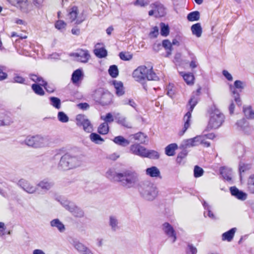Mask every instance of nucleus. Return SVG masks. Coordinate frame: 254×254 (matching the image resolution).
Listing matches in <instances>:
<instances>
[{
  "instance_id": "1",
  "label": "nucleus",
  "mask_w": 254,
  "mask_h": 254,
  "mask_svg": "<svg viewBox=\"0 0 254 254\" xmlns=\"http://www.w3.org/2000/svg\"><path fill=\"white\" fill-rule=\"evenodd\" d=\"M225 115L217 108H214L209 112V120L206 130L209 131L219 128L224 123Z\"/></svg>"
},
{
  "instance_id": "2",
  "label": "nucleus",
  "mask_w": 254,
  "mask_h": 254,
  "mask_svg": "<svg viewBox=\"0 0 254 254\" xmlns=\"http://www.w3.org/2000/svg\"><path fill=\"white\" fill-rule=\"evenodd\" d=\"M132 77L137 81L142 82L145 79L148 80H155L157 76L153 70L151 65H141L135 69L132 73Z\"/></svg>"
},
{
  "instance_id": "3",
  "label": "nucleus",
  "mask_w": 254,
  "mask_h": 254,
  "mask_svg": "<svg viewBox=\"0 0 254 254\" xmlns=\"http://www.w3.org/2000/svg\"><path fill=\"white\" fill-rule=\"evenodd\" d=\"M82 162L81 156H75L68 153L61 157L59 163V168L64 170L72 169L80 166Z\"/></svg>"
},
{
  "instance_id": "4",
  "label": "nucleus",
  "mask_w": 254,
  "mask_h": 254,
  "mask_svg": "<svg viewBox=\"0 0 254 254\" xmlns=\"http://www.w3.org/2000/svg\"><path fill=\"white\" fill-rule=\"evenodd\" d=\"M115 181L120 182L122 185L127 188L133 187L138 181V176L134 172L127 171L123 173H116L114 175Z\"/></svg>"
},
{
  "instance_id": "5",
  "label": "nucleus",
  "mask_w": 254,
  "mask_h": 254,
  "mask_svg": "<svg viewBox=\"0 0 254 254\" xmlns=\"http://www.w3.org/2000/svg\"><path fill=\"white\" fill-rule=\"evenodd\" d=\"M138 190L140 195L148 200H154L158 194L156 187L148 182L141 183L139 185Z\"/></svg>"
},
{
  "instance_id": "6",
  "label": "nucleus",
  "mask_w": 254,
  "mask_h": 254,
  "mask_svg": "<svg viewBox=\"0 0 254 254\" xmlns=\"http://www.w3.org/2000/svg\"><path fill=\"white\" fill-rule=\"evenodd\" d=\"M66 19L70 22L80 24L85 19V16L83 12H80L77 7L73 6L67 11Z\"/></svg>"
},
{
  "instance_id": "7",
  "label": "nucleus",
  "mask_w": 254,
  "mask_h": 254,
  "mask_svg": "<svg viewBox=\"0 0 254 254\" xmlns=\"http://www.w3.org/2000/svg\"><path fill=\"white\" fill-rule=\"evenodd\" d=\"M61 204L74 216L80 218L84 216L83 211L73 202L67 200H62Z\"/></svg>"
},
{
  "instance_id": "8",
  "label": "nucleus",
  "mask_w": 254,
  "mask_h": 254,
  "mask_svg": "<svg viewBox=\"0 0 254 254\" xmlns=\"http://www.w3.org/2000/svg\"><path fill=\"white\" fill-rule=\"evenodd\" d=\"M202 144L204 147L210 146V143L205 141V136L198 135L193 138L188 139L184 141V147L185 148L197 146Z\"/></svg>"
},
{
  "instance_id": "9",
  "label": "nucleus",
  "mask_w": 254,
  "mask_h": 254,
  "mask_svg": "<svg viewBox=\"0 0 254 254\" xmlns=\"http://www.w3.org/2000/svg\"><path fill=\"white\" fill-rule=\"evenodd\" d=\"M76 122V125L79 127H82L85 131L91 132L92 131V126L86 116L81 114L77 115Z\"/></svg>"
},
{
  "instance_id": "10",
  "label": "nucleus",
  "mask_w": 254,
  "mask_h": 254,
  "mask_svg": "<svg viewBox=\"0 0 254 254\" xmlns=\"http://www.w3.org/2000/svg\"><path fill=\"white\" fill-rule=\"evenodd\" d=\"M18 186L28 194H34L37 192V187L30 182L21 179L17 183Z\"/></svg>"
},
{
  "instance_id": "11",
  "label": "nucleus",
  "mask_w": 254,
  "mask_h": 254,
  "mask_svg": "<svg viewBox=\"0 0 254 254\" xmlns=\"http://www.w3.org/2000/svg\"><path fill=\"white\" fill-rule=\"evenodd\" d=\"M14 123L11 114L6 111H0V127H8Z\"/></svg>"
},
{
  "instance_id": "12",
  "label": "nucleus",
  "mask_w": 254,
  "mask_h": 254,
  "mask_svg": "<svg viewBox=\"0 0 254 254\" xmlns=\"http://www.w3.org/2000/svg\"><path fill=\"white\" fill-rule=\"evenodd\" d=\"M51 143V138L48 136L35 135V148L44 147Z\"/></svg>"
},
{
  "instance_id": "13",
  "label": "nucleus",
  "mask_w": 254,
  "mask_h": 254,
  "mask_svg": "<svg viewBox=\"0 0 254 254\" xmlns=\"http://www.w3.org/2000/svg\"><path fill=\"white\" fill-rule=\"evenodd\" d=\"M73 55L77 61L84 63H87L90 58L88 51L86 50L79 49Z\"/></svg>"
},
{
  "instance_id": "14",
  "label": "nucleus",
  "mask_w": 254,
  "mask_h": 254,
  "mask_svg": "<svg viewBox=\"0 0 254 254\" xmlns=\"http://www.w3.org/2000/svg\"><path fill=\"white\" fill-rule=\"evenodd\" d=\"M111 118V113H109L106 116V117H101V119L105 121V122L101 124L98 128V132L100 134H106L109 131V126L108 122L110 121V119Z\"/></svg>"
},
{
  "instance_id": "15",
  "label": "nucleus",
  "mask_w": 254,
  "mask_h": 254,
  "mask_svg": "<svg viewBox=\"0 0 254 254\" xmlns=\"http://www.w3.org/2000/svg\"><path fill=\"white\" fill-rule=\"evenodd\" d=\"M162 229L164 232L174 243L176 239V233L173 227L168 223L165 222L162 225Z\"/></svg>"
},
{
  "instance_id": "16",
  "label": "nucleus",
  "mask_w": 254,
  "mask_h": 254,
  "mask_svg": "<svg viewBox=\"0 0 254 254\" xmlns=\"http://www.w3.org/2000/svg\"><path fill=\"white\" fill-rule=\"evenodd\" d=\"M235 125L237 129L243 131L244 133L249 134L250 133L249 124L245 118H242L238 120Z\"/></svg>"
},
{
  "instance_id": "17",
  "label": "nucleus",
  "mask_w": 254,
  "mask_h": 254,
  "mask_svg": "<svg viewBox=\"0 0 254 254\" xmlns=\"http://www.w3.org/2000/svg\"><path fill=\"white\" fill-rule=\"evenodd\" d=\"M130 150L131 152L135 155H138L142 157H145V156H146L147 149L138 144H135L131 145Z\"/></svg>"
},
{
  "instance_id": "18",
  "label": "nucleus",
  "mask_w": 254,
  "mask_h": 254,
  "mask_svg": "<svg viewBox=\"0 0 254 254\" xmlns=\"http://www.w3.org/2000/svg\"><path fill=\"white\" fill-rule=\"evenodd\" d=\"M115 121L121 125L129 128L131 127V124L126 118L122 116L119 113H114L112 115V122Z\"/></svg>"
},
{
  "instance_id": "19",
  "label": "nucleus",
  "mask_w": 254,
  "mask_h": 254,
  "mask_svg": "<svg viewBox=\"0 0 254 254\" xmlns=\"http://www.w3.org/2000/svg\"><path fill=\"white\" fill-rule=\"evenodd\" d=\"M230 190L233 196L240 200H245L247 197V194L246 193L239 190L236 187H231Z\"/></svg>"
},
{
  "instance_id": "20",
  "label": "nucleus",
  "mask_w": 254,
  "mask_h": 254,
  "mask_svg": "<svg viewBox=\"0 0 254 254\" xmlns=\"http://www.w3.org/2000/svg\"><path fill=\"white\" fill-rule=\"evenodd\" d=\"M94 53L99 58H104L107 55V52L102 43H97L95 45Z\"/></svg>"
},
{
  "instance_id": "21",
  "label": "nucleus",
  "mask_w": 254,
  "mask_h": 254,
  "mask_svg": "<svg viewBox=\"0 0 254 254\" xmlns=\"http://www.w3.org/2000/svg\"><path fill=\"white\" fill-rule=\"evenodd\" d=\"M112 84L115 88V94L118 96H122L125 94V88L122 81L116 80H112Z\"/></svg>"
},
{
  "instance_id": "22",
  "label": "nucleus",
  "mask_w": 254,
  "mask_h": 254,
  "mask_svg": "<svg viewBox=\"0 0 254 254\" xmlns=\"http://www.w3.org/2000/svg\"><path fill=\"white\" fill-rule=\"evenodd\" d=\"M150 8L155 10V12L159 16H163L165 13V9L164 6L159 2L152 3L150 5Z\"/></svg>"
},
{
  "instance_id": "23",
  "label": "nucleus",
  "mask_w": 254,
  "mask_h": 254,
  "mask_svg": "<svg viewBox=\"0 0 254 254\" xmlns=\"http://www.w3.org/2000/svg\"><path fill=\"white\" fill-rule=\"evenodd\" d=\"M191 117V114L190 112H188L184 117V120L185 122L184 126L183 128L180 130L178 133L180 136H182L186 131L187 129L190 126V120Z\"/></svg>"
},
{
  "instance_id": "24",
  "label": "nucleus",
  "mask_w": 254,
  "mask_h": 254,
  "mask_svg": "<svg viewBox=\"0 0 254 254\" xmlns=\"http://www.w3.org/2000/svg\"><path fill=\"white\" fill-rule=\"evenodd\" d=\"M53 185L54 184L51 181L45 179L40 181L37 185V186L40 188L44 191H47L50 190Z\"/></svg>"
},
{
  "instance_id": "25",
  "label": "nucleus",
  "mask_w": 254,
  "mask_h": 254,
  "mask_svg": "<svg viewBox=\"0 0 254 254\" xmlns=\"http://www.w3.org/2000/svg\"><path fill=\"white\" fill-rule=\"evenodd\" d=\"M50 225L52 227L56 228L61 233L64 232L65 230L64 224L58 218L51 220Z\"/></svg>"
},
{
  "instance_id": "26",
  "label": "nucleus",
  "mask_w": 254,
  "mask_h": 254,
  "mask_svg": "<svg viewBox=\"0 0 254 254\" xmlns=\"http://www.w3.org/2000/svg\"><path fill=\"white\" fill-rule=\"evenodd\" d=\"M177 144L174 143L168 145L165 148V154L168 156H173L176 154V151L178 149Z\"/></svg>"
},
{
  "instance_id": "27",
  "label": "nucleus",
  "mask_w": 254,
  "mask_h": 254,
  "mask_svg": "<svg viewBox=\"0 0 254 254\" xmlns=\"http://www.w3.org/2000/svg\"><path fill=\"white\" fill-rule=\"evenodd\" d=\"M236 230V228H233L228 231L224 233L222 235V240L223 241L231 242L234 238Z\"/></svg>"
},
{
  "instance_id": "28",
  "label": "nucleus",
  "mask_w": 254,
  "mask_h": 254,
  "mask_svg": "<svg viewBox=\"0 0 254 254\" xmlns=\"http://www.w3.org/2000/svg\"><path fill=\"white\" fill-rule=\"evenodd\" d=\"M243 111L245 116L249 120H254V110L251 106H245Z\"/></svg>"
},
{
  "instance_id": "29",
  "label": "nucleus",
  "mask_w": 254,
  "mask_h": 254,
  "mask_svg": "<svg viewBox=\"0 0 254 254\" xmlns=\"http://www.w3.org/2000/svg\"><path fill=\"white\" fill-rule=\"evenodd\" d=\"M111 100V95L109 91L107 90H105L104 94L101 97V100L97 101L96 102L98 104H101L102 105H107L108 103H110Z\"/></svg>"
},
{
  "instance_id": "30",
  "label": "nucleus",
  "mask_w": 254,
  "mask_h": 254,
  "mask_svg": "<svg viewBox=\"0 0 254 254\" xmlns=\"http://www.w3.org/2000/svg\"><path fill=\"white\" fill-rule=\"evenodd\" d=\"M83 73L81 69L75 70L72 74L71 80L73 83H76L83 77Z\"/></svg>"
},
{
  "instance_id": "31",
  "label": "nucleus",
  "mask_w": 254,
  "mask_h": 254,
  "mask_svg": "<svg viewBox=\"0 0 254 254\" xmlns=\"http://www.w3.org/2000/svg\"><path fill=\"white\" fill-rule=\"evenodd\" d=\"M191 30L192 34L195 35L196 37L199 38L201 37L202 29L199 23L192 25L191 27Z\"/></svg>"
},
{
  "instance_id": "32",
  "label": "nucleus",
  "mask_w": 254,
  "mask_h": 254,
  "mask_svg": "<svg viewBox=\"0 0 254 254\" xmlns=\"http://www.w3.org/2000/svg\"><path fill=\"white\" fill-rule=\"evenodd\" d=\"M146 174L151 177H159L160 172L156 167L153 166L146 170Z\"/></svg>"
},
{
  "instance_id": "33",
  "label": "nucleus",
  "mask_w": 254,
  "mask_h": 254,
  "mask_svg": "<svg viewBox=\"0 0 254 254\" xmlns=\"http://www.w3.org/2000/svg\"><path fill=\"white\" fill-rule=\"evenodd\" d=\"M180 74L183 76L184 80L188 85H192L194 83V77L191 73H186L184 72H180Z\"/></svg>"
},
{
  "instance_id": "34",
  "label": "nucleus",
  "mask_w": 254,
  "mask_h": 254,
  "mask_svg": "<svg viewBox=\"0 0 254 254\" xmlns=\"http://www.w3.org/2000/svg\"><path fill=\"white\" fill-rule=\"evenodd\" d=\"M162 46L166 51V57H168L172 54V44L169 40H164L162 41Z\"/></svg>"
},
{
  "instance_id": "35",
  "label": "nucleus",
  "mask_w": 254,
  "mask_h": 254,
  "mask_svg": "<svg viewBox=\"0 0 254 254\" xmlns=\"http://www.w3.org/2000/svg\"><path fill=\"white\" fill-rule=\"evenodd\" d=\"M105 89L99 88L96 89L93 93L92 97L94 100L96 102L97 101L101 100V97L103 95L105 91Z\"/></svg>"
},
{
  "instance_id": "36",
  "label": "nucleus",
  "mask_w": 254,
  "mask_h": 254,
  "mask_svg": "<svg viewBox=\"0 0 254 254\" xmlns=\"http://www.w3.org/2000/svg\"><path fill=\"white\" fill-rule=\"evenodd\" d=\"M113 141L116 144L122 146H126L129 144V141L122 136L116 137Z\"/></svg>"
},
{
  "instance_id": "37",
  "label": "nucleus",
  "mask_w": 254,
  "mask_h": 254,
  "mask_svg": "<svg viewBox=\"0 0 254 254\" xmlns=\"http://www.w3.org/2000/svg\"><path fill=\"white\" fill-rule=\"evenodd\" d=\"M248 190L252 193H254V174L249 176L247 181Z\"/></svg>"
},
{
  "instance_id": "38",
  "label": "nucleus",
  "mask_w": 254,
  "mask_h": 254,
  "mask_svg": "<svg viewBox=\"0 0 254 254\" xmlns=\"http://www.w3.org/2000/svg\"><path fill=\"white\" fill-rule=\"evenodd\" d=\"M231 170L226 168H222L221 170V174L223 178L227 181H231L232 178Z\"/></svg>"
},
{
  "instance_id": "39",
  "label": "nucleus",
  "mask_w": 254,
  "mask_h": 254,
  "mask_svg": "<svg viewBox=\"0 0 254 254\" xmlns=\"http://www.w3.org/2000/svg\"><path fill=\"white\" fill-rule=\"evenodd\" d=\"M90 139L96 144H101L104 141V139L96 133H91L90 135Z\"/></svg>"
},
{
  "instance_id": "40",
  "label": "nucleus",
  "mask_w": 254,
  "mask_h": 254,
  "mask_svg": "<svg viewBox=\"0 0 254 254\" xmlns=\"http://www.w3.org/2000/svg\"><path fill=\"white\" fill-rule=\"evenodd\" d=\"M200 18V13L198 11L190 12L187 16V19L190 21H197Z\"/></svg>"
},
{
  "instance_id": "41",
  "label": "nucleus",
  "mask_w": 254,
  "mask_h": 254,
  "mask_svg": "<svg viewBox=\"0 0 254 254\" xmlns=\"http://www.w3.org/2000/svg\"><path fill=\"white\" fill-rule=\"evenodd\" d=\"M51 104L57 109H60L61 108V102L59 98L55 97L50 98Z\"/></svg>"
},
{
  "instance_id": "42",
  "label": "nucleus",
  "mask_w": 254,
  "mask_h": 254,
  "mask_svg": "<svg viewBox=\"0 0 254 254\" xmlns=\"http://www.w3.org/2000/svg\"><path fill=\"white\" fill-rule=\"evenodd\" d=\"M130 137L135 140L139 141L140 143H144L145 141L146 136L141 132L131 135Z\"/></svg>"
},
{
  "instance_id": "43",
  "label": "nucleus",
  "mask_w": 254,
  "mask_h": 254,
  "mask_svg": "<svg viewBox=\"0 0 254 254\" xmlns=\"http://www.w3.org/2000/svg\"><path fill=\"white\" fill-rule=\"evenodd\" d=\"M11 5L22 8L26 5V0H7Z\"/></svg>"
},
{
  "instance_id": "44",
  "label": "nucleus",
  "mask_w": 254,
  "mask_h": 254,
  "mask_svg": "<svg viewBox=\"0 0 254 254\" xmlns=\"http://www.w3.org/2000/svg\"><path fill=\"white\" fill-rule=\"evenodd\" d=\"M32 89L34 92L37 95L43 96L45 94V92L42 88L37 84H33L32 85Z\"/></svg>"
},
{
  "instance_id": "45",
  "label": "nucleus",
  "mask_w": 254,
  "mask_h": 254,
  "mask_svg": "<svg viewBox=\"0 0 254 254\" xmlns=\"http://www.w3.org/2000/svg\"><path fill=\"white\" fill-rule=\"evenodd\" d=\"M58 119L62 123H65L68 122V117L63 112H59L58 114Z\"/></svg>"
},
{
  "instance_id": "46",
  "label": "nucleus",
  "mask_w": 254,
  "mask_h": 254,
  "mask_svg": "<svg viewBox=\"0 0 254 254\" xmlns=\"http://www.w3.org/2000/svg\"><path fill=\"white\" fill-rule=\"evenodd\" d=\"M119 57L122 60L129 61L132 58V55L129 52H121Z\"/></svg>"
},
{
  "instance_id": "47",
  "label": "nucleus",
  "mask_w": 254,
  "mask_h": 254,
  "mask_svg": "<svg viewBox=\"0 0 254 254\" xmlns=\"http://www.w3.org/2000/svg\"><path fill=\"white\" fill-rule=\"evenodd\" d=\"M145 157H148L151 159H158L159 157V154L156 151L147 149V154Z\"/></svg>"
},
{
  "instance_id": "48",
  "label": "nucleus",
  "mask_w": 254,
  "mask_h": 254,
  "mask_svg": "<svg viewBox=\"0 0 254 254\" xmlns=\"http://www.w3.org/2000/svg\"><path fill=\"white\" fill-rule=\"evenodd\" d=\"M25 143L29 146L35 148V136H28L24 140Z\"/></svg>"
},
{
  "instance_id": "49",
  "label": "nucleus",
  "mask_w": 254,
  "mask_h": 254,
  "mask_svg": "<svg viewBox=\"0 0 254 254\" xmlns=\"http://www.w3.org/2000/svg\"><path fill=\"white\" fill-rule=\"evenodd\" d=\"M161 26V34L163 36H167L169 33V28L168 25H165L163 23L160 24Z\"/></svg>"
},
{
  "instance_id": "50",
  "label": "nucleus",
  "mask_w": 254,
  "mask_h": 254,
  "mask_svg": "<svg viewBox=\"0 0 254 254\" xmlns=\"http://www.w3.org/2000/svg\"><path fill=\"white\" fill-rule=\"evenodd\" d=\"M74 248L79 252L82 253L84 250H86V247L79 242H74L73 243Z\"/></svg>"
},
{
  "instance_id": "51",
  "label": "nucleus",
  "mask_w": 254,
  "mask_h": 254,
  "mask_svg": "<svg viewBox=\"0 0 254 254\" xmlns=\"http://www.w3.org/2000/svg\"><path fill=\"white\" fill-rule=\"evenodd\" d=\"M197 103V100L194 97H191V99L189 101V105L190 106L189 111L188 112H190V113L192 111L194 107L196 105Z\"/></svg>"
},
{
  "instance_id": "52",
  "label": "nucleus",
  "mask_w": 254,
  "mask_h": 254,
  "mask_svg": "<svg viewBox=\"0 0 254 254\" xmlns=\"http://www.w3.org/2000/svg\"><path fill=\"white\" fill-rule=\"evenodd\" d=\"M203 173V170L201 168L197 166H195L194 169V176L195 178L201 176Z\"/></svg>"
},
{
  "instance_id": "53",
  "label": "nucleus",
  "mask_w": 254,
  "mask_h": 254,
  "mask_svg": "<svg viewBox=\"0 0 254 254\" xmlns=\"http://www.w3.org/2000/svg\"><path fill=\"white\" fill-rule=\"evenodd\" d=\"M66 25V23H65L63 20H58L55 23L56 28L57 29H58L59 30H61L64 29Z\"/></svg>"
},
{
  "instance_id": "54",
  "label": "nucleus",
  "mask_w": 254,
  "mask_h": 254,
  "mask_svg": "<svg viewBox=\"0 0 254 254\" xmlns=\"http://www.w3.org/2000/svg\"><path fill=\"white\" fill-rule=\"evenodd\" d=\"M30 78L35 82H39L40 84V83H43L45 81L41 77L35 74L31 75Z\"/></svg>"
},
{
  "instance_id": "55",
  "label": "nucleus",
  "mask_w": 254,
  "mask_h": 254,
  "mask_svg": "<svg viewBox=\"0 0 254 254\" xmlns=\"http://www.w3.org/2000/svg\"><path fill=\"white\" fill-rule=\"evenodd\" d=\"M40 85L44 87L45 89L48 92L52 93L55 90V88L53 86L48 84V83L44 81L43 83H40Z\"/></svg>"
},
{
  "instance_id": "56",
  "label": "nucleus",
  "mask_w": 254,
  "mask_h": 254,
  "mask_svg": "<svg viewBox=\"0 0 254 254\" xmlns=\"http://www.w3.org/2000/svg\"><path fill=\"white\" fill-rule=\"evenodd\" d=\"M5 70V67L3 66L0 65V80H3L7 78V74Z\"/></svg>"
},
{
  "instance_id": "57",
  "label": "nucleus",
  "mask_w": 254,
  "mask_h": 254,
  "mask_svg": "<svg viewBox=\"0 0 254 254\" xmlns=\"http://www.w3.org/2000/svg\"><path fill=\"white\" fill-rule=\"evenodd\" d=\"M234 86L235 88L242 90L244 88L245 84L241 80H236L234 82Z\"/></svg>"
},
{
  "instance_id": "58",
  "label": "nucleus",
  "mask_w": 254,
  "mask_h": 254,
  "mask_svg": "<svg viewBox=\"0 0 254 254\" xmlns=\"http://www.w3.org/2000/svg\"><path fill=\"white\" fill-rule=\"evenodd\" d=\"M148 4V1L146 0H136L134 2V5L140 6H145Z\"/></svg>"
},
{
  "instance_id": "59",
  "label": "nucleus",
  "mask_w": 254,
  "mask_h": 254,
  "mask_svg": "<svg viewBox=\"0 0 254 254\" xmlns=\"http://www.w3.org/2000/svg\"><path fill=\"white\" fill-rule=\"evenodd\" d=\"M203 206H204L205 209L208 210V216L209 218H210L211 219H215V216L214 214L210 211V210L209 209V207L208 205L205 202H204Z\"/></svg>"
},
{
  "instance_id": "60",
  "label": "nucleus",
  "mask_w": 254,
  "mask_h": 254,
  "mask_svg": "<svg viewBox=\"0 0 254 254\" xmlns=\"http://www.w3.org/2000/svg\"><path fill=\"white\" fill-rule=\"evenodd\" d=\"M13 81L14 82L24 83L25 79L22 76H20L18 74H15L13 77Z\"/></svg>"
},
{
  "instance_id": "61",
  "label": "nucleus",
  "mask_w": 254,
  "mask_h": 254,
  "mask_svg": "<svg viewBox=\"0 0 254 254\" xmlns=\"http://www.w3.org/2000/svg\"><path fill=\"white\" fill-rule=\"evenodd\" d=\"M118 68L116 65H112V78H116L119 75Z\"/></svg>"
},
{
  "instance_id": "62",
  "label": "nucleus",
  "mask_w": 254,
  "mask_h": 254,
  "mask_svg": "<svg viewBox=\"0 0 254 254\" xmlns=\"http://www.w3.org/2000/svg\"><path fill=\"white\" fill-rule=\"evenodd\" d=\"M249 169L248 165H246L243 163H241L239 167L240 173L241 175L242 173L244 172L246 170Z\"/></svg>"
},
{
  "instance_id": "63",
  "label": "nucleus",
  "mask_w": 254,
  "mask_h": 254,
  "mask_svg": "<svg viewBox=\"0 0 254 254\" xmlns=\"http://www.w3.org/2000/svg\"><path fill=\"white\" fill-rule=\"evenodd\" d=\"M158 35V28L155 26L153 28L152 31L150 33V35L151 37H156Z\"/></svg>"
},
{
  "instance_id": "64",
  "label": "nucleus",
  "mask_w": 254,
  "mask_h": 254,
  "mask_svg": "<svg viewBox=\"0 0 254 254\" xmlns=\"http://www.w3.org/2000/svg\"><path fill=\"white\" fill-rule=\"evenodd\" d=\"M118 224V220L114 218H112V230H118L119 228Z\"/></svg>"
}]
</instances>
